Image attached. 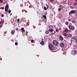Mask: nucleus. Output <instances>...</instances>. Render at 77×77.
<instances>
[{
  "instance_id": "nucleus-4",
  "label": "nucleus",
  "mask_w": 77,
  "mask_h": 77,
  "mask_svg": "<svg viewBox=\"0 0 77 77\" xmlns=\"http://www.w3.org/2000/svg\"><path fill=\"white\" fill-rule=\"evenodd\" d=\"M69 28L70 30H74L75 29V28L73 26H69Z\"/></svg>"
},
{
  "instance_id": "nucleus-21",
  "label": "nucleus",
  "mask_w": 77,
  "mask_h": 77,
  "mask_svg": "<svg viewBox=\"0 0 77 77\" xmlns=\"http://www.w3.org/2000/svg\"><path fill=\"white\" fill-rule=\"evenodd\" d=\"M44 9L45 11H46V10H47V8L45 7H44Z\"/></svg>"
},
{
  "instance_id": "nucleus-5",
  "label": "nucleus",
  "mask_w": 77,
  "mask_h": 77,
  "mask_svg": "<svg viewBox=\"0 0 77 77\" xmlns=\"http://www.w3.org/2000/svg\"><path fill=\"white\" fill-rule=\"evenodd\" d=\"M75 13V10H72L69 12V14H73Z\"/></svg>"
},
{
  "instance_id": "nucleus-8",
  "label": "nucleus",
  "mask_w": 77,
  "mask_h": 77,
  "mask_svg": "<svg viewBox=\"0 0 77 77\" xmlns=\"http://www.w3.org/2000/svg\"><path fill=\"white\" fill-rule=\"evenodd\" d=\"M5 11L6 12H8V9L6 7H5Z\"/></svg>"
},
{
  "instance_id": "nucleus-11",
  "label": "nucleus",
  "mask_w": 77,
  "mask_h": 77,
  "mask_svg": "<svg viewBox=\"0 0 77 77\" xmlns=\"http://www.w3.org/2000/svg\"><path fill=\"white\" fill-rule=\"evenodd\" d=\"M60 46L61 47H63L64 46V44L63 43H61L60 44Z\"/></svg>"
},
{
  "instance_id": "nucleus-41",
  "label": "nucleus",
  "mask_w": 77,
  "mask_h": 77,
  "mask_svg": "<svg viewBox=\"0 0 77 77\" xmlns=\"http://www.w3.org/2000/svg\"><path fill=\"white\" fill-rule=\"evenodd\" d=\"M26 36H27V34H26Z\"/></svg>"
},
{
  "instance_id": "nucleus-30",
  "label": "nucleus",
  "mask_w": 77,
  "mask_h": 77,
  "mask_svg": "<svg viewBox=\"0 0 77 77\" xmlns=\"http://www.w3.org/2000/svg\"><path fill=\"white\" fill-rule=\"evenodd\" d=\"M1 23H2V24H3V23H4V22H3V21L2 20L1 21Z\"/></svg>"
},
{
  "instance_id": "nucleus-33",
  "label": "nucleus",
  "mask_w": 77,
  "mask_h": 77,
  "mask_svg": "<svg viewBox=\"0 0 77 77\" xmlns=\"http://www.w3.org/2000/svg\"><path fill=\"white\" fill-rule=\"evenodd\" d=\"M1 16L2 17H4V14H2V15Z\"/></svg>"
},
{
  "instance_id": "nucleus-9",
  "label": "nucleus",
  "mask_w": 77,
  "mask_h": 77,
  "mask_svg": "<svg viewBox=\"0 0 77 77\" xmlns=\"http://www.w3.org/2000/svg\"><path fill=\"white\" fill-rule=\"evenodd\" d=\"M15 30H12L11 31V34H14L15 33Z\"/></svg>"
},
{
  "instance_id": "nucleus-44",
  "label": "nucleus",
  "mask_w": 77,
  "mask_h": 77,
  "mask_svg": "<svg viewBox=\"0 0 77 77\" xmlns=\"http://www.w3.org/2000/svg\"><path fill=\"white\" fill-rule=\"evenodd\" d=\"M54 33H56V31H54Z\"/></svg>"
},
{
  "instance_id": "nucleus-23",
  "label": "nucleus",
  "mask_w": 77,
  "mask_h": 77,
  "mask_svg": "<svg viewBox=\"0 0 77 77\" xmlns=\"http://www.w3.org/2000/svg\"><path fill=\"white\" fill-rule=\"evenodd\" d=\"M11 12V10H10L8 11V14H10V13Z\"/></svg>"
},
{
  "instance_id": "nucleus-14",
  "label": "nucleus",
  "mask_w": 77,
  "mask_h": 77,
  "mask_svg": "<svg viewBox=\"0 0 77 77\" xmlns=\"http://www.w3.org/2000/svg\"><path fill=\"white\" fill-rule=\"evenodd\" d=\"M44 41H42V42H41L40 43V44H41V45H43V44H44Z\"/></svg>"
},
{
  "instance_id": "nucleus-18",
  "label": "nucleus",
  "mask_w": 77,
  "mask_h": 77,
  "mask_svg": "<svg viewBox=\"0 0 77 77\" xmlns=\"http://www.w3.org/2000/svg\"><path fill=\"white\" fill-rule=\"evenodd\" d=\"M67 31H68V29H66L64 30V31L65 32H67Z\"/></svg>"
},
{
  "instance_id": "nucleus-38",
  "label": "nucleus",
  "mask_w": 77,
  "mask_h": 77,
  "mask_svg": "<svg viewBox=\"0 0 77 77\" xmlns=\"http://www.w3.org/2000/svg\"><path fill=\"white\" fill-rule=\"evenodd\" d=\"M50 2H52L53 1V0H50Z\"/></svg>"
},
{
  "instance_id": "nucleus-45",
  "label": "nucleus",
  "mask_w": 77,
  "mask_h": 77,
  "mask_svg": "<svg viewBox=\"0 0 77 77\" xmlns=\"http://www.w3.org/2000/svg\"><path fill=\"white\" fill-rule=\"evenodd\" d=\"M75 43H76V44H77V42H75Z\"/></svg>"
},
{
  "instance_id": "nucleus-10",
  "label": "nucleus",
  "mask_w": 77,
  "mask_h": 77,
  "mask_svg": "<svg viewBox=\"0 0 77 77\" xmlns=\"http://www.w3.org/2000/svg\"><path fill=\"white\" fill-rule=\"evenodd\" d=\"M67 35L68 36H68L69 37H70V38L72 37V35H71V34H67Z\"/></svg>"
},
{
  "instance_id": "nucleus-28",
  "label": "nucleus",
  "mask_w": 77,
  "mask_h": 77,
  "mask_svg": "<svg viewBox=\"0 0 77 77\" xmlns=\"http://www.w3.org/2000/svg\"><path fill=\"white\" fill-rule=\"evenodd\" d=\"M15 45H18V43L17 42H16L15 43Z\"/></svg>"
},
{
  "instance_id": "nucleus-32",
  "label": "nucleus",
  "mask_w": 77,
  "mask_h": 77,
  "mask_svg": "<svg viewBox=\"0 0 77 77\" xmlns=\"http://www.w3.org/2000/svg\"><path fill=\"white\" fill-rule=\"evenodd\" d=\"M0 2L2 3V2H3V0H0Z\"/></svg>"
},
{
  "instance_id": "nucleus-17",
  "label": "nucleus",
  "mask_w": 77,
  "mask_h": 77,
  "mask_svg": "<svg viewBox=\"0 0 77 77\" xmlns=\"http://www.w3.org/2000/svg\"><path fill=\"white\" fill-rule=\"evenodd\" d=\"M77 5V3L76 2H75L73 4L74 6H76Z\"/></svg>"
},
{
  "instance_id": "nucleus-29",
  "label": "nucleus",
  "mask_w": 77,
  "mask_h": 77,
  "mask_svg": "<svg viewBox=\"0 0 77 77\" xmlns=\"http://www.w3.org/2000/svg\"><path fill=\"white\" fill-rule=\"evenodd\" d=\"M20 21V19H17V22H19V21Z\"/></svg>"
},
{
  "instance_id": "nucleus-7",
  "label": "nucleus",
  "mask_w": 77,
  "mask_h": 77,
  "mask_svg": "<svg viewBox=\"0 0 77 77\" xmlns=\"http://www.w3.org/2000/svg\"><path fill=\"white\" fill-rule=\"evenodd\" d=\"M54 30L53 29H49L48 30V31L49 32H53Z\"/></svg>"
},
{
  "instance_id": "nucleus-12",
  "label": "nucleus",
  "mask_w": 77,
  "mask_h": 77,
  "mask_svg": "<svg viewBox=\"0 0 77 77\" xmlns=\"http://www.w3.org/2000/svg\"><path fill=\"white\" fill-rule=\"evenodd\" d=\"M72 39H73V40H76L77 39V38H75L74 37H72Z\"/></svg>"
},
{
  "instance_id": "nucleus-22",
  "label": "nucleus",
  "mask_w": 77,
  "mask_h": 77,
  "mask_svg": "<svg viewBox=\"0 0 77 77\" xmlns=\"http://www.w3.org/2000/svg\"><path fill=\"white\" fill-rule=\"evenodd\" d=\"M56 32H59V29H56Z\"/></svg>"
},
{
  "instance_id": "nucleus-37",
  "label": "nucleus",
  "mask_w": 77,
  "mask_h": 77,
  "mask_svg": "<svg viewBox=\"0 0 77 77\" xmlns=\"http://www.w3.org/2000/svg\"><path fill=\"white\" fill-rule=\"evenodd\" d=\"M47 9H48V5H47Z\"/></svg>"
},
{
  "instance_id": "nucleus-49",
  "label": "nucleus",
  "mask_w": 77,
  "mask_h": 77,
  "mask_svg": "<svg viewBox=\"0 0 77 77\" xmlns=\"http://www.w3.org/2000/svg\"><path fill=\"white\" fill-rule=\"evenodd\" d=\"M27 6H28V5H27Z\"/></svg>"
},
{
  "instance_id": "nucleus-20",
  "label": "nucleus",
  "mask_w": 77,
  "mask_h": 77,
  "mask_svg": "<svg viewBox=\"0 0 77 77\" xmlns=\"http://www.w3.org/2000/svg\"><path fill=\"white\" fill-rule=\"evenodd\" d=\"M63 36H67V35H66V33H65L63 34Z\"/></svg>"
},
{
  "instance_id": "nucleus-48",
  "label": "nucleus",
  "mask_w": 77,
  "mask_h": 77,
  "mask_svg": "<svg viewBox=\"0 0 77 77\" xmlns=\"http://www.w3.org/2000/svg\"><path fill=\"white\" fill-rule=\"evenodd\" d=\"M52 50H51V51H52Z\"/></svg>"
},
{
  "instance_id": "nucleus-35",
  "label": "nucleus",
  "mask_w": 77,
  "mask_h": 77,
  "mask_svg": "<svg viewBox=\"0 0 77 77\" xmlns=\"http://www.w3.org/2000/svg\"><path fill=\"white\" fill-rule=\"evenodd\" d=\"M5 9L4 7H2V10H3V9Z\"/></svg>"
},
{
  "instance_id": "nucleus-46",
  "label": "nucleus",
  "mask_w": 77,
  "mask_h": 77,
  "mask_svg": "<svg viewBox=\"0 0 77 77\" xmlns=\"http://www.w3.org/2000/svg\"><path fill=\"white\" fill-rule=\"evenodd\" d=\"M76 42H77V40H76Z\"/></svg>"
},
{
  "instance_id": "nucleus-15",
  "label": "nucleus",
  "mask_w": 77,
  "mask_h": 77,
  "mask_svg": "<svg viewBox=\"0 0 77 77\" xmlns=\"http://www.w3.org/2000/svg\"><path fill=\"white\" fill-rule=\"evenodd\" d=\"M22 31H23V32H25V30H24V28H22L21 29Z\"/></svg>"
},
{
  "instance_id": "nucleus-1",
  "label": "nucleus",
  "mask_w": 77,
  "mask_h": 77,
  "mask_svg": "<svg viewBox=\"0 0 77 77\" xmlns=\"http://www.w3.org/2000/svg\"><path fill=\"white\" fill-rule=\"evenodd\" d=\"M53 44L54 45L57 46L59 45V42L56 40H54L53 42Z\"/></svg>"
},
{
  "instance_id": "nucleus-34",
  "label": "nucleus",
  "mask_w": 77,
  "mask_h": 77,
  "mask_svg": "<svg viewBox=\"0 0 77 77\" xmlns=\"http://www.w3.org/2000/svg\"><path fill=\"white\" fill-rule=\"evenodd\" d=\"M2 26H3V25L2 24L0 25V27H2Z\"/></svg>"
},
{
  "instance_id": "nucleus-27",
  "label": "nucleus",
  "mask_w": 77,
  "mask_h": 77,
  "mask_svg": "<svg viewBox=\"0 0 77 77\" xmlns=\"http://www.w3.org/2000/svg\"><path fill=\"white\" fill-rule=\"evenodd\" d=\"M61 9L60 8H59L58 9V11H61Z\"/></svg>"
},
{
  "instance_id": "nucleus-47",
  "label": "nucleus",
  "mask_w": 77,
  "mask_h": 77,
  "mask_svg": "<svg viewBox=\"0 0 77 77\" xmlns=\"http://www.w3.org/2000/svg\"><path fill=\"white\" fill-rule=\"evenodd\" d=\"M15 17L17 18V16H16V17Z\"/></svg>"
},
{
  "instance_id": "nucleus-26",
  "label": "nucleus",
  "mask_w": 77,
  "mask_h": 77,
  "mask_svg": "<svg viewBox=\"0 0 77 77\" xmlns=\"http://www.w3.org/2000/svg\"><path fill=\"white\" fill-rule=\"evenodd\" d=\"M31 42H32V43H33V42H34V40H31Z\"/></svg>"
},
{
  "instance_id": "nucleus-2",
  "label": "nucleus",
  "mask_w": 77,
  "mask_h": 77,
  "mask_svg": "<svg viewBox=\"0 0 77 77\" xmlns=\"http://www.w3.org/2000/svg\"><path fill=\"white\" fill-rule=\"evenodd\" d=\"M53 45L52 44H50L48 45V47L49 48V49L50 50H53Z\"/></svg>"
},
{
  "instance_id": "nucleus-16",
  "label": "nucleus",
  "mask_w": 77,
  "mask_h": 77,
  "mask_svg": "<svg viewBox=\"0 0 77 77\" xmlns=\"http://www.w3.org/2000/svg\"><path fill=\"white\" fill-rule=\"evenodd\" d=\"M65 23L66 25H67V26H68V24H69L68 22L66 21Z\"/></svg>"
},
{
  "instance_id": "nucleus-39",
  "label": "nucleus",
  "mask_w": 77,
  "mask_h": 77,
  "mask_svg": "<svg viewBox=\"0 0 77 77\" xmlns=\"http://www.w3.org/2000/svg\"><path fill=\"white\" fill-rule=\"evenodd\" d=\"M75 1L77 3V0H75Z\"/></svg>"
},
{
  "instance_id": "nucleus-13",
  "label": "nucleus",
  "mask_w": 77,
  "mask_h": 77,
  "mask_svg": "<svg viewBox=\"0 0 77 77\" xmlns=\"http://www.w3.org/2000/svg\"><path fill=\"white\" fill-rule=\"evenodd\" d=\"M43 17H44V18H45V20L47 19V16H46L45 15H43Z\"/></svg>"
},
{
  "instance_id": "nucleus-40",
  "label": "nucleus",
  "mask_w": 77,
  "mask_h": 77,
  "mask_svg": "<svg viewBox=\"0 0 77 77\" xmlns=\"http://www.w3.org/2000/svg\"><path fill=\"white\" fill-rule=\"evenodd\" d=\"M5 3H6H6H7V1H6L5 2Z\"/></svg>"
},
{
  "instance_id": "nucleus-6",
  "label": "nucleus",
  "mask_w": 77,
  "mask_h": 77,
  "mask_svg": "<svg viewBox=\"0 0 77 77\" xmlns=\"http://www.w3.org/2000/svg\"><path fill=\"white\" fill-rule=\"evenodd\" d=\"M59 38L62 41H63V38L62 36L60 35V36Z\"/></svg>"
},
{
  "instance_id": "nucleus-43",
  "label": "nucleus",
  "mask_w": 77,
  "mask_h": 77,
  "mask_svg": "<svg viewBox=\"0 0 77 77\" xmlns=\"http://www.w3.org/2000/svg\"><path fill=\"white\" fill-rule=\"evenodd\" d=\"M2 23V22H0V24H1Z\"/></svg>"
},
{
  "instance_id": "nucleus-3",
  "label": "nucleus",
  "mask_w": 77,
  "mask_h": 77,
  "mask_svg": "<svg viewBox=\"0 0 77 77\" xmlns=\"http://www.w3.org/2000/svg\"><path fill=\"white\" fill-rule=\"evenodd\" d=\"M71 54H74V55H75L77 54V51H75V48L74 49V51H71Z\"/></svg>"
},
{
  "instance_id": "nucleus-42",
  "label": "nucleus",
  "mask_w": 77,
  "mask_h": 77,
  "mask_svg": "<svg viewBox=\"0 0 77 77\" xmlns=\"http://www.w3.org/2000/svg\"><path fill=\"white\" fill-rule=\"evenodd\" d=\"M26 34H27V33H28V32H26Z\"/></svg>"
},
{
  "instance_id": "nucleus-19",
  "label": "nucleus",
  "mask_w": 77,
  "mask_h": 77,
  "mask_svg": "<svg viewBox=\"0 0 77 77\" xmlns=\"http://www.w3.org/2000/svg\"><path fill=\"white\" fill-rule=\"evenodd\" d=\"M46 34H48L49 33V32L48 31H46L45 32Z\"/></svg>"
},
{
  "instance_id": "nucleus-24",
  "label": "nucleus",
  "mask_w": 77,
  "mask_h": 77,
  "mask_svg": "<svg viewBox=\"0 0 77 77\" xmlns=\"http://www.w3.org/2000/svg\"><path fill=\"white\" fill-rule=\"evenodd\" d=\"M6 8H9V6H8V4H6Z\"/></svg>"
},
{
  "instance_id": "nucleus-31",
  "label": "nucleus",
  "mask_w": 77,
  "mask_h": 77,
  "mask_svg": "<svg viewBox=\"0 0 77 77\" xmlns=\"http://www.w3.org/2000/svg\"><path fill=\"white\" fill-rule=\"evenodd\" d=\"M62 5H60L59 6V8H61V7H62Z\"/></svg>"
},
{
  "instance_id": "nucleus-25",
  "label": "nucleus",
  "mask_w": 77,
  "mask_h": 77,
  "mask_svg": "<svg viewBox=\"0 0 77 77\" xmlns=\"http://www.w3.org/2000/svg\"><path fill=\"white\" fill-rule=\"evenodd\" d=\"M72 23H75V20H73L72 21Z\"/></svg>"
},
{
  "instance_id": "nucleus-36",
  "label": "nucleus",
  "mask_w": 77,
  "mask_h": 77,
  "mask_svg": "<svg viewBox=\"0 0 77 77\" xmlns=\"http://www.w3.org/2000/svg\"><path fill=\"white\" fill-rule=\"evenodd\" d=\"M68 20L69 21H71V19H68Z\"/></svg>"
}]
</instances>
